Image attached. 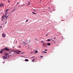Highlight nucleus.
Segmentation results:
<instances>
[{"label":"nucleus","instance_id":"1","mask_svg":"<svg viewBox=\"0 0 73 73\" xmlns=\"http://www.w3.org/2000/svg\"><path fill=\"white\" fill-rule=\"evenodd\" d=\"M41 43L42 44V46L43 47H47V46H46V43L44 41L42 40L41 41Z\"/></svg>","mask_w":73,"mask_h":73},{"label":"nucleus","instance_id":"2","mask_svg":"<svg viewBox=\"0 0 73 73\" xmlns=\"http://www.w3.org/2000/svg\"><path fill=\"white\" fill-rule=\"evenodd\" d=\"M23 45H28V44H29L30 43H31V41L29 40H28L24 43L23 42Z\"/></svg>","mask_w":73,"mask_h":73},{"label":"nucleus","instance_id":"3","mask_svg":"<svg viewBox=\"0 0 73 73\" xmlns=\"http://www.w3.org/2000/svg\"><path fill=\"white\" fill-rule=\"evenodd\" d=\"M9 16V15H8V14H7V12H6V13H5V18H6V19H7V18Z\"/></svg>","mask_w":73,"mask_h":73},{"label":"nucleus","instance_id":"4","mask_svg":"<svg viewBox=\"0 0 73 73\" xmlns=\"http://www.w3.org/2000/svg\"><path fill=\"white\" fill-rule=\"evenodd\" d=\"M19 6H18V7H17V6L15 7H14V10L15 11V10L16 11L17 10H18L19 9V7H18Z\"/></svg>","mask_w":73,"mask_h":73},{"label":"nucleus","instance_id":"5","mask_svg":"<svg viewBox=\"0 0 73 73\" xmlns=\"http://www.w3.org/2000/svg\"><path fill=\"white\" fill-rule=\"evenodd\" d=\"M5 50L6 51H7V50H9V49L7 47L5 48Z\"/></svg>","mask_w":73,"mask_h":73},{"label":"nucleus","instance_id":"6","mask_svg":"<svg viewBox=\"0 0 73 73\" xmlns=\"http://www.w3.org/2000/svg\"><path fill=\"white\" fill-rule=\"evenodd\" d=\"M2 35L3 36V37H5V36H6V35H5V34H4V33H3L2 34Z\"/></svg>","mask_w":73,"mask_h":73},{"label":"nucleus","instance_id":"7","mask_svg":"<svg viewBox=\"0 0 73 73\" xmlns=\"http://www.w3.org/2000/svg\"><path fill=\"white\" fill-rule=\"evenodd\" d=\"M0 7H2L3 6H4V5L3 4V3H1V4H0Z\"/></svg>","mask_w":73,"mask_h":73},{"label":"nucleus","instance_id":"8","mask_svg":"<svg viewBox=\"0 0 73 73\" xmlns=\"http://www.w3.org/2000/svg\"><path fill=\"white\" fill-rule=\"evenodd\" d=\"M4 16H2L1 17L2 21H3V20H4Z\"/></svg>","mask_w":73,"mask_h":73},{"label":"nucleus","instance_id":"9","mask_svg":"<svg viewBox=\"0 0 73 73\" xmlns=\"http://www.w3.org/2000/svg\"><path fill=\"white\" fill-rule=\"evenodd\" d=\"M3 57L4 58V59H7V56L5 57V56H3Z\"/></svg>","mask_w":73,"mask_h":73},{"label":"nucleus","instance_id":"10","mask_svg":"<svg viewBox=\"0 0 73 73\" xmlns=\"http://www.w3.org/2000/svg\"><path fill=\"white\" fill-rule=\"evenodd\" d=\"M24 44L23 43H22L21 42H20V44L21 45H23Z\"/></svg>","mask_w":73,"mask_h":73},{"label":"nucleus","instance_id":"11","mask_svg":"<svg viewBox=\"0 0 73 73\" xmlns=\"http://www.w3.org/2000/svg\"><path fill=\"white\" fill-rule=\"evenodd\" d=\"M47 45H49V46H50V43H48L47 44Z\"/></svg>","mask_w":73,"mask_h":73},{"label":"nucleus","instance_id":"12","mask_svg":"<svg viewBox=\"0 0 73 73\" xmlns=\"http://www.w3.org/2000/svg\"><path fill=\"white\" fill-rule=\"evenodd\" d=\"M25 61H26V62L29 61V60L28 59H25Z\"/></svg>","mask_w":73,"mask_h":73},{"label":"nucleus","instance_id":"13","mask_svg":"<svg viewBox=\"0 0 73 73\" xmlns=\"http://www.w3.org/2000/svg\"><path fill=\"white\" fill-rule=\"evenodd\" d=\"M16 52H19V53H20V52H21V51H19V50L16 51Z\"/></svg>","mask_w":73,"mask_h":73},{"label":"nucleus","instance_id":"14","mask_svg":"<svg viewBox=\"0 0 73 73\" xmlns=\"http://www.w3.org/2000/svg\"><path fill=\"white\" fill-rule=\"evenodd\" d=\"M9 11V9H7L5 11L6 12V13H7V11Z\"/></svg>","mask_w":73,"mask_h":73},{"label":"nucleus","instance_id":"15","mask_svg":"<svg viewBox=\"0 0 73 73\" xmlns=\"http://www.w3.org/2000/svg\"><path fill=\"white\" fill-rule=\"evenodd\" d=\"M5 48H4V49H2L1 50V51H4V50H5Z\"/></svg>","mask_w":73,"mask_h":73},{"label":"nucleus","instance_id":"16","mask_svg":"<svg viewBox=\"0 0 73 73\" xmlns=\"http://www.w3.org/2000/svg\"><path fill=\"white\" fill-rule=\"evenodd\" d=\"M51 40V39H47V41H50Z\"/></svg>","mask_w":73,"mask_h":73},{"label":"nucleus","instance_id":"17","mask_svg":"<svg viewBox=\"0 0 73 73\" xmlns=\"http://www.w3.org/2000/svg\"><path fill=\"white\" fill-rule=\"evenodd\" d=\"M35 58H34V59H33V60H31V61L32 62H34V60H35Z\"/></svg>","mask_w":73,"mask_h":73},{"label":"nucleus","instance_id":"18","mask_svg":"<svg viewBox=\"0 0 73 73\" xmlns=\"http://www.w3.org/2000/svg\"><path fill=\"white\" fill-rule=\"evenodd\" d=\"M8 54H9L7 53V54H5V56H7V55H8Z\"/></svg>","mask_w":73,"mask_h":73},{"label":"nucleus","instance_id":"19","mask_svg":"<svg viewBox=\"0 0 73 73\" xmlns=\"http://www.w3.org/2000/svg\"><path fill=\"white\" fill-rule=\"evenodd\" d=\"M0 53H1V54H2L3 53V51H0Z\"/></svg>","mask_w":73,"mask_h":73},{"label":"nucleus","instance_id":"20","mask_svg":"<svg viewBox=\"0 0 73 73\" xmlns=\"http://www.w3.org/2000/svg\"><path fill=\"white\" fill-rule=\"evenodd\" d=\"M32 13H33V14H35V15H36V14H37L33 12H32Z\"/></svg>","mask_w":73,"mask_h":73},{"label":"nucleus","instance_id":"21","mask_svg":"<svg viewBox=\"0 0 73 73\" xmlns=\"http://www.w3.org/2000/svg\"><path fill=\"white\" fill-rule=\"evenodd\" d=\"M52 41L53 42H54V43H56V42H54V40H53V39H52Z\"/></svg>","mask_w":73,"mask_h":73},{"label":"nucleus","instance_id":"22","mask_svg":"<svg viewBox=\"0 0 73 73\" xmlns=\"http://www.w3.org/2000/svg\"><path fill=\"white\" fill-rule=\"evenodd\" d=\"M34 11H35V12H37V11L36 10H35V9H34Z\"/></svg>","mask_w":73,"mask_h":73},{"label":"nucleus","instance_id":"23","mask_svg":"<svg viewBox=\"0 0 73 73\" xmlns=\"http://www.w3.org/2000/svg\"><path fill=\"white\" fill-rule=\"evenodd\" d=\"M43 53H45V51H42V54Z\"/></svg>","mask_w":73,"mask_h":73},{"label":"nucleus","instance_id":"24","mask_svg":"<svg viewBox=\"0 0 73 73\" xmlns=\"http://www.w3.org/2000/svg\"><path fill=\"white\" fill-rule=\"evenodd\" d=\"M30 3V2H29V3H28V5H29V4H30V3Z\"/></svg>","mask_w":73,"mask_h":73},{"label":"nucleus","instance_id":"25","mask_svg":"<svg viewBox=\"0 0 73 73\" xmlns=\"http://www.w3.org/2000/svg\"><path fill=\"white\" fill-rule=\"evenodd\" d=\"M37 52H38V51H35V53H37Z\"/></svg>","mask_w":73,"mask_h":73},{"label":"nucleus","instance_id":"26","mask_svg":"<svg viewBox=\"0 0 73 73\" xmlns=\"http://www.w3.org/2000/svg\"><path fill=\"white\" fill-rule=\"evenodd\" d=\"M40 57L41 58H42L43 57V56H40Z\"/></svg>","mask_w":73,"mask_h":73},{"label":"nucleus","instance_id":"27","mask_svg":"<svg viewBox=\"0 0 73 73\" xmlns=\"http://www.w3.org/2000/svg\"><path fill=\"white\" fill-rule=\"evenodd\" d=\"M8 3H10V2L9 1V0H8Z\"/></svg>","mask_w":73,"mask_h":73},{"label":"nucleus","instance_id":"28","mask_svg":"<svg viewBox=\"0 0 73 73\" xmlns=\"http://www.w3.org/2000/svg\"><path fill=\"white\" fill-rule=\"evenodd\" d=\"M23 5H21V7H23Z\"/></svg>","mask_w":73,"mask_h":73},{"label":"nucleus","instance_id":"29","mask_svg":"<svg viewBox=\"0 0 73 73\" xmlns=\"http://www.w3.org/2000/svg\"><path fill=\"white\" fill-rule=\"evenodd\" d=\"M28 19H27V20H26V22H28Z\"/></svg>","mask_w":73,"mask_h":73},{"label":"nucleus","instance_id":"30","mask_svg":"<svg viewBox=\"0 0 73 73\" xmlns=\"http://www.w3.org/2000/svg\"><path fill=\"white\" fill-rule=\"evenodd\" d=\"M17 54H20V53L19 52H16Z\"/></svg>","mask_w":73,"mask_h":73},{"label":"nucleus","instance_id":"31","mask_svg":"<svg viewBox=\"0 0 73 73\" xmlns=\"http://www.w3.org/2000/svg\"><path fill=\"white\" fill-rule=\"evenodd\" d=\"M15 11V10L14 9L13 10V11H12V12H13V11Z\"/></svg>","mask_w":73,"mask_h":73},{"label":"nucleus","instance_id":"32","mask_svg":"<svg viewBox=\"0 0 73 73\" xmlns=\"http://www.w3.org/2000/svg\"><path fill=\"white\" fill-rule=\"evenodd\" d=\"M25 53V52H22V54H24Z\"/></svg>","mask_w":73,"mask_h":73},{"label":"nucleus","instance_id":"33","mask_svg":"<svg viewBox=\"0 0 73 73\" xmlns=\"http://www.w3.org/2000/svg\"><path fill=\"white\" fill-rule=\"evenodd\" d=\"M44 53H47V52H44Z\"/></svg>","mask_w":73,"mask_h":73},{"label":"nucleus","instance_id":"34","mask_svg":"<svg viewBox=\"0 0 73 73\" xmlns=\"http://www.w3.org/2000/svg\"><path fill=\"white\" fill-rule=\"evenodd\" d=\"M23 6H24V5H25V4H23Z\"/></svg>","mask_w":73,"mask_h":73},{"label":"nucleus","instance_id":"35","mask_svg":"<svg viewBox=\"0 0 73 73\" xmlns=\"http://www.w3.org/2000/svg\"><path fill=\"white\" fill-rule=\"evenodd\" d=\"M54 42H55V43H56V41H54Z\"/></svg>","mask_w":73,"mask_h":73},{"label":"nucleus","instance_id":"36","mask_svg":"<svg viewBox=\"0 0 73 73\" xmlns=\"http://www.w3.org/2000/svg\"><path fill=\"white\" fill-rule=\"evenodd\" d=\"M19 4V3H17V4Z\"/></svg>","mask_w":73,"mask_h":73},{"label":"nucleus","instance_id":"37","mask_svg":"<svg viewBox=\"0 0 73 73\" xmlns=\"http://www.w3.org/2000/svg\"><path fill=\"white\" fill-rule=\"evenodd\" d=\"M47 50H46V49H45V51H46Z\"/></svg>","mask_w":73,"mask_h":73},{"label":"nucleus","instance_id":"38","mask_svg":"<svg viewBox=\"0 0 73 73\" xmlns=\"http://www.w3.org/2000/svg\"><path fill=\"white\" fill-rule=\"evenodd\" d=\"M46 36H48V35H46Z\"/></svg>","mask_w":73,"mask_h":73},{"label":"nucleus","instance_id":"39","mask_svg":"<svg viewBox=\"0 0 73 73\" xmlns=\"http://www.w3.org/2000/svg\"><path fill=\"white\" fill-rule=\"evenodd\" d=\"M7 23V22H6L5 23V24H6Z\"/></svg>","mask_w":73,"mask_h":73},{"label":"nucleus","instance_id":"40","mask_svg":"<svg viewBox=\"0 0 73 73\" xmlns=\"http://www.w3.org/2000/svg\"><path fill=\"white\" fill-rule=\"evenodd\" d=\"M12 51H14L13 50H12Z\"/></svg>","mask_w":73,"mask_h":73},{"label":"nucleus","instance_id":"41","mask_svg":"<svg viewBox=\"0 0 73 73\" xmlns=\"http://www.w3.org/2000/svg\"><path fill=\"white\" fill-rule=\"evenodd\" d=\"M10 53H11V51H10Z\"/></svg>","mask_w":73,"mask_h":73},{"label":"nucleus","instance_id":"42","mask_svg":"<svg viewBox=\"0 0 73 73\" xmlns=\"http://www.w3.org/2000/svg\"><path fill=\"white\" fill-rule=\"evenodd\" d=\"M53 11H54V10H53Z\"/></svg>","mask_w":73,"mask_h":73},{"label":"nucleus","instance_id":"43","mask_svg":"<svg viewBox=\"0 0 73 73\" xmlns=\"http://www.w3.org/2000/svg\"><path fill=\"white\" fill-rule=\"evenodd\" d=\"M19 48H21V47H20V46H19Z\"/></svg>","mask_w":73,"mask_h":73},{"label":"nucleus","instance_id":"44","mask_svg":"<svg viewBox=\"0 0 73 73\" xmlns=\"http://www.w3.org/2000/svg\"><path fill=\"white\" fill-rule=\"evenodd\" d=\"M4 1H5V0H4Z\"/></svg>","mask_w":73,"mask_h":73},{"label":"nucleus","instance_id":"45","mask_svg":"<svg viewBox=\"0 0 73 73\" xmlns=\"http://www.w3.org/2000/svg\"><path fill=\"white\" fill-rule=\"evenodd\" d=\"M0 27H1V26Z\"/></svg>","mask_w":73,"mask_h":73}]
</instances>
